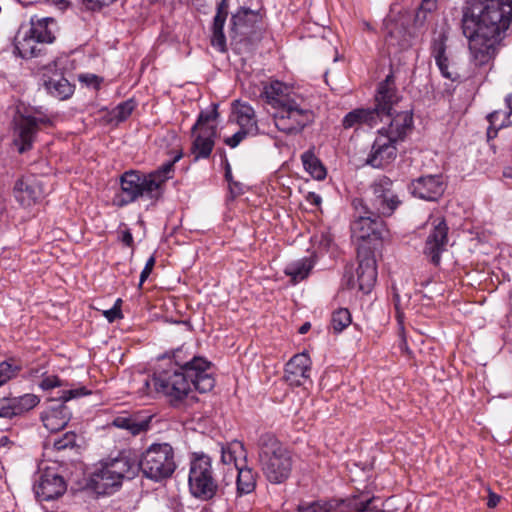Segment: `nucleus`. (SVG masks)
I'll return each mask as SVG.
<instances>
[{"label": "nucleus", "mask_w": 512, "mask_h": 512, "mask_svg": "<svg viewBox=\"0 0 512 512\" xmlns=\"http://www.w3.org/2000/svg\"><path fill=\"white\" fill-rule=\"evenodd\" d=\"M512 21V0H470L463 10V34L477 66L495 56L497 45Z\"/></svg>", "instance_id": "f257e3e1"}, {"label": "nucleus", "mask_w": 512, "mask_h": 512, "mask_svg": "<svg viewBox=\"0 0 512 512\" xmlns=\"http://www.w3.org/2000/svg\"><path fill=\"white\" fill-rule=\"evenodd\" d=\"M181 157L182 152H179L172 160L147 175H141L135 171L125 172L120 179L121 191L115 196L114 203L123 207L139 197L157 200L161 196L162 185L171 178L174 164Z\"/></svg>", "instance_id": "f03ea898"}, {"label": "nucleus", "mask_w": 512, "mask_h": 512, "mask_svg": "<svg viewBox=\"0 0 512 512\" xmlns=\"http://www.w3.org/2000/svg\"><path fill=\"white\" fill-rule=\"evenodd\" d=\"M387 126L378 130L366 163L374 168H384L398 154L397 145L405 140L413 129V114L410 111L393 112Z\"/></svg>", "instance_id": "7ed1b4c3"}, {"label": "nucleus", "mask_w": 512, "mask_h": 512, "mask_svg": "<svg viewBox=\"0 0 512 512\" xmlns=\"http://www.w3.org/2000/svg\"><path fill=\"white\" fill-rule=\"evenodd\" d=\"M400 99L401 96L397 91L394 75L390 73L378 84L374 96V107L352 110L343 118L342 125L345 129L357 125H366L373 128L380 122L391 118Z\"/></svg>", "instance_id": "20e7f679"}, {"label": "nucleus", "mask_w": 512, "mask_h": 512, "mask_svg": "<svg viewBox=\"0 0 512 512\" xmlns=\"http://www.w3.org/2000/svg\"><path fill=\"white\" fill-rule=\"evenodd\" d=\"M259 461L268 481L280 484L286 481L292 470L290 451L269 433L263 434L258 441Z\"/></svg>", "instance_id": "39448f33"}, {"label": "nucleus", "mask_w": 512, "mask_h": 512, "mask_svg": "<svg viewBox=\"0 0 512 512\" xmlns=\"http://www.w3.org/2000/svg\"><path fill=\"white\" fill-rule=\"evenodd\" d=\"M353 220L350 225L352 237L358 241H370L374 247L381 244L389 235L384 216L375 213L362 198H355L351 203Z\"/></svg>", "instance_id": "423d86ee"}, {"label": "nucleus", "mask_w": 512, "mask_h": 512, "mask_svg": "<svg viewBox=\"0 0 512 512\" xmlns=\"http://www.w3.org/2000/svg\"><path fill=\"white\" fill-rule=\"evenodd\" d=\"M138 455L131 449L122 450L114 458L101 463V468L94 473L93 481L99 488L119 487L123 480H131L138 475Z\"/></svg>", "instance_id": "0eeeda50"}, {"label": "nucleus", "mask_w": 512, "mask_h": 512, "mask_svg": "<svg viewBox=\"0 0 512 512\" xmlns=\"http://www.w3.org/2000/svg\"><path fill=\"white\" fill-rule=\"evenodd\" d=\"M188 485L192 496L202 501L225 494L215 478L211 458L203 453H195L190 462Z\"/></svg>", "instance_id": "6e6552de"}, {"label": "nucleus", "mask_w": 512, "mask_h": 512, "mask_svg": "<svg viewBox=\"0 0 512 512\" xmlns=\"http://www.w3.org/2000/svg\"><path fill=\"white\" fill-rule=\"evenodd\" d=\"M139 471L152 480L169 478L176 469L174 449L169 443L150 445L138 458Z\"/></svg>", "instance_id": "1a4fd4ad"}, {"label": "nucleus", "mask_w": 512, "mask_h": 512, "mask_svg": "<svg viewBox=\"0 0 512 512\" xmlns=\"http://www.w3.org/2000/svg\"><path fill=\"white\" fill-rule=\"evenodd\" d=\"M271 116L278 131L286 135H297L314 121V113L302 97L271 111Z\"/></svg>", "instance_id": "9d476101"}, {"label": "nucleus", "mask_w": 512, "mask_h": 512, "mask_svg": "<svg viewBox=\"0 0 512 512\" xmlns=\"http://www.w3.org/2000/svg\"><path fill=\"white\" fill-rule=\"evenodd\" d=\"M196 374L181 369H164L155 373V390L161 392L172 405L187 397L193 386L196 389Z\"/></svg>", "instance_id": "9b49d317"}, {"label": "nucleus", "mask_w": 512, "mask_h": 512, "mask_svg": "<svg viewBox=\"0 0 512 512\" xmlns=\"http://www.w3.org/2000/svg\"><path fill=\"white\" fill-rule=\"evenodd\" d=\"M174 366L170 369H181L186 373L196 374V390L206 393L213 389L215 379L212 375L211 362L203 357L192 355L184 346L173 352Z\"/></svg>", "instance_id": "f8f14e48"}, {"label": "nucleus", "mask_w": 512, "mask_h": 512, "mask_svg": "<svg viewBox=\"0 0 512 512\" xmlns=\"http://www.w3.org/2000/svg\"><path fill=\"white\" fill-rule=\"evenodd\" d=\"M369 197L365 200L368 207L384 217H390L402 204L394 187V182L387 176L376 178L369 187Z\"/></svg>", "instance_id": "ddd939ff"}, {"label": "nucleus", "mask_w": 512, "mask_h": 512, "mask_svg": "<svg viewBox=\"0 0 512 512\" xmlns=\"http://www.w3.org/2000/svg\"><path fill=\"white\" fill-rule=\"evenodd\" d=\"M13 143L19 153L30 150L41 126H51L48 117L19 114L14 117Z\"/></svg>", "instance_id": "4468645a"}, {"label": "nucleus", "mask_w": 512, "mask_h": 512, "mask_svg": "<svg viewBox=\"0 0 512 512\" xmlns=\"http://www.w3.org/2000/svg\"><path fill=\"white\" fill-rule=\"evenodd\" d=\"M89 393L85 387L63 390L59 397L61 403L51 406L41 414V420L46 429L50 432H58L63 429L71 419V411L65 405V402Z\"/></svg>", "instance_id": "2eb2a0df"}, {"label": "nucleus", "mask_w": 512, "mask_h": 512, "mask_svg": "<svg viewBox=\"0 0 512 512\" xmlns=\"http://www.w3.org/2000/svg\"><path fill=\"white\" fill-rule=\"evenodd\" d=\"M359 264L356 269V284L360 291L368 294L377 279V267L374 252L364 244L358 248Z\"/></svg>", "instance_id": "dca6fc26"}, {"label": "nucleus", "mask_w": 512, "mask_h": 512, "mask_svg": "<svg viewBox=\"0 0 512 512\" xmlns=\"http://www.w3.org/2000/svg\"><path fill=\"white\" fill-rule=\"evenodd\" d=\"M448 243V226L443 218H435L431 221V230L427 236L424 254L434 265H439L441 254Z\"/></svg>", "instance_id": "f3484780"}, {"label": "nucleus", "mask_w": 512, "mask_h": 512, "mask_svg": "<svg viewBox=\"0 0 512 512\" xmlns=\"http://www.w3.org/2000/svg\"><path fill=\"white\" fill-rule=\"evenodd\" d=\"M67 489L64 478L53 470L47 469L34 485L35 495L40 501H51L61 497Z\"/></svg>", "instance_id": "a211bd4d"}, {"label": "nucleus", "mask_w": 512, "mask_h": 512, "mask_svg": "<svg viewBox=\"0 0 512 512\" xmlns=\"http://www.w3.org/2000/svg\"><path fill=\"white\" fill-rule=\"evenodd\" d=\"M299 97L286 84L278 80L265 83L260 92V98L270 106L271 111L278 110Z\"/></svg>", "instance_id": "6ab92c4d"}, {"label": "nucleus", "mask_w": 512, "mask_h": 512, "mask_svg": "<svg viewBox=\"0 0 512 512\" xmlns=\"http://www.w3.org/2000/svg\"><path fill=\"white\" fill-rule=\"evenodd\" d=\"M445 189L446 184L442 175L421 176L410 184L412 195L426 201H437Z\"/></svg>", "instance_id": "aec40b11"}, {"label": "nucleus", "mask_w": 512, "mask_h": 512, "mask_svg": "<svg viewBox=\"0 0 512 512\" xmlns=\"http://www.w3.org/2000/svg\"><path fill=\"white\" fill-rule=\"evenodd\" d=\"M311 359L305 352L294 355L285 365L284 379L291 386L304 385L310 379Z\"/></svg>", "instance_id": "412c9836"}, {"label": "nucleus", "mask_w": 512, "mask_h": 512, "mask_svg": "<svg viewBox=\"0 0 512 512\" xmlns=\"http://www.w3.org/2000/svg\"><path fill=\"white\" fill-rule=\"evenodd\" d=\"M192 134L194 140L191 146V154L194 156V161L207 159L211 155L215 144L216 126H207Z\"/></svg>", "instance_id": "4be33fe9"}, {"label": "nucleus", "mask_w": 512, "mask_h": 512, "mask_svg": "<svg viewBox=\"0 0 512 512\" xmlns=\"http://www.w3.org/2000/svg\"><path fill=\"white\" fill-rule=\"evenodd\" d=\"M232 111L240 129L254 136L259 133L256 112L251 105L241 102L240 100H235L232 103Z\"/></svg>", "instance_id": "5701e85b"}, {"label": "nucleus", "mask_w": 512, "mask_h": 512, "mask_svg": "<svg viewBox=\"0 0 512 512\" xmlns=\"http://www.w3.org/2000/svg\"><path fill=\"white\" fill-rule=\"evenodd\" d=\"M29 31L42 44H51L56 39L58 24L57 21L52 17L33 16L30 19Z\"/></svg>", "instance_id": "b1692460"}, {"label": "nucleus", "mask_w": 512, "mask_h": 512, "mask_svg": "<svg viewBox=\"0 0 512 512\" xmlns=\"http://www.w3.org/2000/svg\"><path fill=\"white\" fill-rule=\"evenodd\" d=\"M15 51L23 59L39 57L44 54L43 44L28 30L19 31L15 37Z\"/></svg>", "instance_id": "393cba45"}, {"label": "nucleus", "mask_w": 512, "mask_h": 512, "mask_svg": "<svg viewBox=\"0 0 512 512\" xmlns=\"http://www.w3.org/2000/svg\"><path fill=\"white\" fill-rule=\"evenodd\" d=\"M260 22V15L250 9L241 8L231 17V30L244 37L250 36Z\"/></svg>", "instance_id": "a878e982"}, {"label": "nucleus", "mask_w": 512, "mask_h": 512, "mask_svg": "<svg viewBox=\"0 0 512 512\" xmlns=\"http://www.w3.org/2000/svg\"><path fill=\"white\" fill-rule=\"evenodd\" d=\"M43 189L34 180L19 179L14 186L16 200L22 206H31L42 197Z\"/></svg>", "instance_id": "bb28decb"}, {"label": "nucleus", "mask_w": 512, "mask_h": 512, "mask_svg": "<svg viewBox=\"0 0 512 512\" xmlns=\"http://www.w3.org/2000/svg\"><path fill=\"white\" fill-rule=\"evenodd\" d=\"M228 8V0H221L213 20L211 45L220 52L226 51V38L223 28L228 15Z\"/></svg>", "instance_id": "cd10ccee"}, {"label": "nucleus", "mask_w": 512, "mask_h": 512, "mask_svg": "<svg viewBox=\"0 0 512 512\" xmlns=\"http://www.w3.org/2000/svg\"><path fill=\"white\" fill-rule=\"evenodd\" d=\"M376 500V497H371L366 500L353 497L330 502L333 504L332 512H382V509L374 504Z\"/></svg>", "instance_id": "c85d7f7f"}, {"label": "nucleus", "mask_w": 512, "mask_h": 512, "mask_svg": "<svg viewBox=\"0 0 512 512\" xmlns=\"http://www.w3.org/2000/svg\"><path fill=\"white\" fill-rule=\"evenodd\" d=\"M111 425L119 429H125L135 436L149 429L150 417L141 418L136 415H120L113 419Z\"/></svg>", "instance_id": "c756f323"}, {"label": "nucleus", "mask_w": 512, "mask_h": 512, "mask_svg": "<svg viewBox=\"0 0 512 512\" xmlns=\"http://www.w3.org/2000/svg\"><path fill=\"white\" fill-rule=\"evenodd\" d=\"M47 92L59 100L69 98L74 92V86L61 74H54L44 81Z\"/></svg>", "instance_id": "7c9ffc66"}, {"label": "nucleus", "mask_w": 512, "mask_h": 512, "mask_svg": "<svg viewBox=\"0 0 512 512\" xmlns=\"http://www.w3.org/2000/svg\"><path fill=\"white\" fill-rule=\"evenodd\" d=\"M312 268V260L305 257L288 263L284 268V273L290 277L292 284H297L308 277Z\"/></svg>", "instance_id": "2f4dec72"}, {"label": "nucleus", "mask_w": 512, "mask_h": 512, "mask_svg": "<svg viewBox=\"0 0 512 512\" xmlns=\"http://www.w3.org/2000/svg\"><path fill=\"white\" fill-rule=\"evenodd\" d=\"M236 485L239 496L253 492L256 487V474L251 468L237 467Z\"/></svg>", "instance_id": "473e14b6"}, {"label": "nucleus", "mask_w": 512, "mask_h": 512, "mask_svg": "<svg viewBox=\"0 0 512 512\" xmlns=\"http://www.w3.org/2000/svg\"><path fill=\"white\" fill-rule=\"evenodd\" d=\"M301 160L305 170L316 180H323L327 171L322 162L312 150H308L301 155Z\"/></svg>", "instance_id": "72a5a7b5"}, {"label": "nucleus", "mask_w": 512, "mask_h": 512, "mask_svg": "<svg viewBox=\"0 0 512 512\" xmlns=\"http://www.w3.org/2000/svg\"><path fill=\"white\" fill-rule=\"evenodd\" d=\"M10 399L15 417L29 412L40 402L39 397L31 393H27L18 397H10Z\"/></svg>", "instance_id": "f704fd0d"}, {"label": "nucleus", "mask_w": 512, "mask_h": 512, "mask_svg": "<svg viewBox=\"0 0 512 512\" xmlns=\"http://www.w3.org/2000/svg\"><path fill=\"white\" fill-rule=\"evenodd\" d=\"M447 40L448 36L443 31L435 33L431 40L430 52L436 64H441L448 56Z\"/></svg>", "instance_id": "c9c22d12"}, {"label": "nucleus", "mask_w": 512, "mask_h": 512, "mask_svg": "<svg viewBox=\"0 0 512 512\" xmlns=\"http://www.w3.org/2000/svg\"><path fill=\"white\" fill-rule=\"evenodd\" d=\"M242 455H244V448L240 442H232L221 447V461L227 465L234 464L236 470L240 467L237 458Z\"/></svg>", "instance_id": "e433bc0d"}, {"label": "nucleus", "mask_w": 512, "mask_h": 512, "mask_svg": "<svg viewBox=\"0 0 512 512\" xmlns=\"http://www.w3.org/2000/svg\"><path fill=\"white\" fill-rule=\"evenodd\" d=\"M21 369V365L14 358L2 361L0 363V387L16 377Z\"/></svg>", "instance_id": "4c0bfd02"}, {"label": "nucleus", "mask_w": 512, "mask_h": 512, "mask_svg": "<svg viewBox=\"0 0 512 512\" xmlns=\"http://www.w3.org/2000/svg\"><path fill=\"white\" fill-rule=\"evenodd\" d=\"M351 314L346 308H339L333 312L331 326L334 332L340 333L351 324Z\"/></svg>", "instance_id": "58836bf2"}, {"label": "nucleus", "mask_w": 512, "mask_h": 512, "mask_svg": "<svg viewBox=\"0 0 512 512\" xmlns=\"http://www.w3.org/2000/svg\"><path fill=\"white\" fill-rule=\"evenodd\" d=\"M441 75L453 82L458 81L461 78V74L456 67V64L448 55L441 64H436Z\"/></svg>", "instance_id": "ea45409f"}, {"label": "nucleus", "mask_w": 512, "mask_h": 512, "mask_svg": "<svg viewBox=\"0 0 512 512\" xmlns=\"http://www.w3.org/2000/svg\"><path fill=\"white\" fill-rule=\"evenodd\" d=\"M333 504L326 501L302 502L295 512H332Z\"/></svg>", "instance_id": "a19ab883"}, {"label": "nucleus", "mask_w": 512, "mask_h": 512, "mask_svg": "<svg viewBox=\"0 0 512 512\" xmlns=\"http://www.w3.org/2000/svg\"><path fill=\"white\" fill-rule=\"evenodd\" d=\"M155 383V374L150 376H145L142 378V380L139 382L140 386L137 389L138 394L141 397L148 396V397H157L159 395H162L161 392H158L155 390L154 387Z\"/></svg>", "instance_id": "79ce46f5"}, {"label": "nucleus", "mask_w": 512, "mask_h": 512, "mask_svg": "<svg viewBox=\"0 0 512 512\" xmlns=\"http://www.w3.org/2000/svg\"><path fill=\"white\" fill-rule=\"evenodd\" d=\"M218 117V112L216 106L209 112H201L196 123L192 127V133H195L197 130H202L207 126H215L214 124H210Z\"/></svg>", "instance_id": "37998d69"}, {"label": "nucleus", "mask_w": 512, "mask_h": 512, "mask_svg": "<svg viewBox=\"0 0 512 512\" xmlns=\"http://www.w3.org/2000/svg\"><path fill=\"white\" fill-rule=\"evenodd\" d=\"M135 103L133 100H127L118 104L113 110V117L118 122L125 121L133 112Z\"/></svg>", "instance_id": "c03bdc74"}, {"label": "nucleus", "mask_w": 512, "mask_h": 512, "mask_svg": "<svg viewBox=\"0 0 512 512\" xmlns=\"http://www.w3.org/2000/svg\"><path fill=\"white\" fill-rule=\"evenodd\" d=\"M76 438L77 435L75 432L68 431L64 433L60 438L54 439L53 447L57 451L73 448L76 444Z\"/></svg>", "instance_id": "a18cd8bd"}, {"label": "nucleus", "mask_w": 512, "mask_h": 512, "mask_svg": "<svg viewBox=\"0 0 512 512\" xmlns=\"http://www.w3.org/2000/svg\"><path fill=\"white\" fill-rule=\"evenodd\" d=\"M248 136L253 135L250 133H246L245 130L239 128V130L232 136L225 138L224 143L231 148H235Z\"/></svg>", "instance_id": "49530a36"}, {"label": "nucleus", "mask_w": 512, "mask_h": 512, "mask_svg": "<svg viewBox=\"0 0 512 512\" xmlns=\"http://www.w3.org/2000/svg\"><path fill=\"white\" fill-rule=\"evenodd\" d=\"M15 417L10 397L0 399V418L11 419Z\"/></svg>", "instance_id": "de8ad7c7"}, {"label": "nucleus", "mask_w": 512, "mask_h": 512, "mask_svg": "<svg viewBox=\"0 0 512 512\" xmlns=\"http://www.w3.org/2000/svg\"><path fill=\"white\" fill-rule=\"evenodd\" d=\"M39 386L43 390H49V389L61 386V382L57 376L49 375L42 379Z\"/></svg>", "instance_id": "09e8293b"}, {"label": "nucleus", "mask_w": 512, "mask_h": 512, "mask_svg": "<svg viewBox=\"0 0 512 512\" xmlns=\"http://www.w3.org/2000/svg\"><path fill=\"white\" fill-rule=\"evenodd\" d=\"M154 265H155V257L151 256L147 260V262L140 274V285H142L146 281V279L149 277L151 271L153 270Z\"/></svg>", "instance_id": "8fccbe9b"}, {"label": "nucleus", "mask_w": 512, "mask_h": 512, "mask_svg": "<svg viewBox=\"0 0 512 512\" xmlns=\"http://www.w3.org/2000/svg\"><path fill=\"white\" fill-rule=\"evenodd\" d=\"M103 315L109 323H112L115 320L121 319L123 317L122 312L118 311V308H110L105 310L103 311Z\"/></svg>", "instance_id": "3c124183"}, {"label": "nucleus", "mask_w": 512, "mask_h": 512, "mask_svg": "<svg viewBox=\"0 0 512 512\" xmlns=\"http://www.w3.org/2000/svg\"><path fill=\"white\" fill-rule=\"evenodd\" d=\"M437 1L438 0H422L419 8L424 10V12L432 13L437 8Z\"/></svg>", "instance_id": "603ef678"}, {"label": "nucleus", "mask_w": 512, "mask_h": 512, "mask_svg": "<svg viewBox=\"0 0 512 512\" xmlns=\"http://www.w3.org/2000/svg\"><path fill=\"white\" fill-rule=\"evenodd\" d=\"M393 302H394V307H395V310H396V317H397V320L399 321V323H402L403 321V317H404V313L401 309V304H400V297L397 293H394L393 295Z\"/></svg>", "instance_id": "864d4df0"}, {"label": "nucleus", "mask_w": 512, "mask_h": 512, "mask_svg": "<svg viewBox=\"0 0 512 512\" xmlns=\"http://www.w3.org/2000/svg\"><path fill=\"white\" fill-rule=\"evenodd\" d=\"M429 13L424 12V10L418 8L416 14H415V24L422 26L426 20Z\"/></svg>", "instance_id": "5fc2aeb1"}, {"label": "nucleus", "mask_w": 512, "mask_h": 512, "mask_svg": "<svg viewBox=\"0 0 512 512\" xmlns=\"http://www.w3.org/2000/svg\"><path fill=\"white\" fill-rule=\"evenodd\" d=\"M121 241L128 247L133 246V236L129 229L122 231Z\"/></svg>", "instance_id": "6e6d98bb"}, {"label": "nucleus", "mask_w": 512, "mask_h": 512, "mask_svg": "<svg viewBox=\"0 0 512 512\" xmlns=\"http://www.w3.org/2000/svg\"><path fill=\"white\" fill-rule=\"evenodd\" d=\"M499 501H500V496H498L497 494L490 491L489 496H488L487 506L489 508H495L498 505Z\"/></svg>", "instance_id": "4d7b16f0"}, {"label": "nucleus", "mask_w": 512, "mask_h": 512, "mask_svg": "<svg viewBox=\"0 0 512 512\" xmlns=\"http://www.w3.org/2000/svg\"><path fill=\"white\" fill-rule=\"evenodd\" d=\"M306 200L310 204L315 205V206H318L322 201L321 197L318 194H316L315 192H309L306 197Z\"/></svg>", "instance_id": "13d9d810"}, {"label": "nucleus", "mask_w": 512, "mask_h": 512, "mask_svg": "<svg viewBox=\"0 0 512 512\" xmlns=\"http://www.w3.org/2000/svg\"><path fill=\"white\" fill-rule=\"evenodd\" d=\"M225 179L231 183L232 181V171H231V167H230V164L226 161V166H225Z\"/></svg>", "instance_id": "bf43d9fd"}, {"label": "nucleus", "mask_w": 512, "mask_h": 512, "mask_svg": "<svg viewBox=\"0 0 512 512\" xmlns=\"http://www.w3.org/2000/svg\"><path fill=\"white\" fill-rule=\"evenodd\" d=\"M499 116H500V112L499 111H494V112L489 114L488 120L491 123V125L495 124V121L499 118Z\"/></svg>", "instance_id": "052dcab7"}, {"label": "nucleus", "mask_w": 512, "mask_h": 512, "mask_svg": "<svg viewBox=\"0 0 512 512\" xmlns=\"http://www.w3.org/2000/svg\"><path fill=\"white\" fill-rule=\"evenodd\" d=\"M311 328V324L309 322H305L302 324L298 330L299 334H306Z\"/></svg>", "instance_id": "680f3d73"}, {"label": "nucleus", "mask_w": 512, "mask_h": 512, "mask_svg": "<svg viewBox=\"0 0 512 512\" xmlns=\"http://www.w3.org/2000/svg\"><path fill=\"white\" fill-rule=\"evenodd\" d=\"M511 98H512V95H508L506 98H505V101L507 103V106L509 109H511ZM512 110L509 111V113L506 114V117H508L510 114H511Z\"/></svg>", "instance_id": "e2e57ef3"}, {"label": "nucleus", "mask_w": 512, "mask_h": 512, "mask_svg": "<svg viewBox=\"0 0 512 512\" xmlns=\"http://www.w3.org/2000/svg\"><path fill=\"white\" fill-rule=\"evenodd\" d=\"M503 175L504 177L506 178H512V168H506L504 171H503Z\"/></svg>", "instance_id": "0e129e2a"}, {"label": "nucleus", "mask_w": 512, "mask_h": 512, "mask_svg": "<svg viewBox=\"0 0 512 512\" xmlns=\"http://www.w3.org/2000/svg\"><path fill=\"white\" fill-rule=\"evenodd\" d=\"M121 304H122V300H121L120 298H118V299L115 301V303H114V305H113V307H112V308H118V311H121Z\"/></svg>", "instance_id": "69168bd1"}, {"label": "nucleus", "mask_w": 512, "mask_h": 512, "mask_svg": "<svg viewBox=\"0 0 512 512\" xmlns=\"http://www.w3.org/2000/svg\"><path fill=\"white\" fill-rule=\"evenodd\" d=\"M388 36H390L391 38L393 37V32L392 31H388L387 32Z\"/></svg>", "instance_id": "338daca9"}, {"label": "nucleus", "mask_w": 512, "mask_h": 512, "mask_svg": "<svg viewBox=\"0 0 512 512\" xmlns=\"http://www.w3.org/2000/svg\"><path fill=\"white\" fill-rule=\"evenodd\" d=\"M367 29H371L370 25L368 23L365 24Z\"/></svg>", "instance_id": "774afa93"}]
</instances>
